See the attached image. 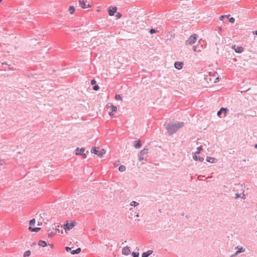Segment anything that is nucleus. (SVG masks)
Returning <instances> with one entry per match:
<instances>
[{
	"instance_id": "nucleus-19",
	"label": "nucleus",
	"mask_w": 257,
	"mask_h": 257,
	"mask_svg": "<svg viewBox=\"0 0 257 257\" xmlns=\"http://www.w3.org/2000/svg\"><path fill=\"white\" fill-rule=\"evenodd\" d=\"M148 153V150L147 149H144L143 150H142L140 152V154L142 156H143L144 155H146Z\"/></svg>"
},
{
	"instance_id": "nucleus-17",
	"label": "nucleus",
	"mask_w": 257,
	"mask_h": 257,
	"mask_svg": "<svg viewBox=\"0 0 257 257\" xmlns=\"http://www.w3.org/2000/svg\"><path fill=\"white\" fill-rule=\"evenodd\" d=\"M134 147L136 148V149H139L141 147V142L140 141H135V143H134Z\"/></svg>"
},
{
	"instance_id": "nucleus-42",
	"label": "nucleus",
	"mask_w": 257,
	"mask_h": 257,
	"mask_svg": "<svg viewBox=\"0 0 257 257\" xmlns=\"http://www.w3.org/2000/svg\"><path fill=\"white\" fill-rule=\"evenodd\" d=\"M253 34H255L256 35H257V31H255V32H253Z\"/></svg>"
},
{
	"instance_id": "nucleus-34",
	"label": "nucleus",
	"mask_w": 257,
	"mask_h": 257,
	"mask_svg": "<svg viewBox=\"0 0 257 257\" xmlns=\"http://www.w3.org/2000/svg\"><path fill=\"white\" fill-rule=\"evenodd\" d=\"M222 112V111H221V109L217 112V115L219 116V117H220V115H221V113Z\"/></svg>"
},
{
	"instance_id": "nucleus-20",
	"label": "nucleus",
	"mask_w": 257,
	"mask_h": 257,
	"mask_svg": "<svg viewBox=\"0 0 257 257\" xmlns=\"http://www.w3.org/2000/svg\"><path fill=\"white\" fill-rule=\"evenodd\" d=\"M75 11V9L73 6H70L69 8V12L71 15H72L74 13Z\"/></svg>"
},
{
	"instance_id": "nucleus-15",
	"label": "nucleus",
	"mask_w": 257,
	"mask_h": 257,
	"mask_svg": "<svg viewBox=\"0 0 257 257\" xmlns=\"http://www.w3.org/2000/svg\"><path fill=\"white\" fill-rule=\"evenodd\" d=\"M153 253L152 250H148L147 252H144L142 254V257H148L150 255L152 254Z\"/></svg>"
},
{
	"instance_id": "nucleus-12",
	"label": "nucleus",
	"mask_w": 257,
	"mask_h": 257,
	"mask_svg": "<svg viewBox=\"0 0 257 257\" xmlns=\"http://www.w3.org/2000/svg\"><path fill=\"white\" fill-rule=\"evenodd\" d=\"M232 48L234 50L235 52L238 53H241L243 50V48L242 47H236L235 45L232 46Z\"/></svg>"
},
{
	"instance_id": "nucleus-26",
	"label": "nucleus",
	"mask_w": 257,
	"mask_h": 257,
	"mask_svg": "<svg viewBox=\"0 0 257 257\" xmlns=\"http://www.w3.org/2000/svg\"><path fill=\"white\" fill-rule=\"evenodd\" d=\"M118 170L120 172H123L125 170V167L123 165L119 166Z\"/></svg>"
},
{
	"instance_id": "nucleus-37",
	"label": "nucleus",
	"mask_w": 257,
	"mask_h": 257,
	"mask_svg": "<svg viewBox=\"0 0 257 257\" xmlns=\"http://www.w3.org/2000/svg\"><path fill=\"white\" fill-rule=\"evenodd\" d=\"M66 250H67V251H69V250H71V248H70L69 247H66Z\"/></svg>"
},
{
	"instance_id": "nucleus-41",
	"label": "nucleus",
	"mask_w": 257,
	"mask_h": 257,
	"mask_svg": "<svg viewBox=\"0 0 257 257\" xmlns=\"http://www.w3.org/2000/svg\"><path fill=\"white\" fill-rule=\"evenodd\" d=\"M143 159H144V158H143V157H140V158H139V160H140V161H142V160H143Z\"/></svg>"
},
{
	"instance_id": "nucleus-33",
	"label": "nucleus",
	"mask_w": 257,
	"mask_h": 257,
	"mask_svg": "<svg viewBox=\"0 0 257 257\" xmlns=\"http://www.w3.org/2000/svg\"><path fill=\"white\" fill-rule=\"evenodd\" d=\"M241 194L239 195L238 194H236V198H238L239 197L243 198V197L244 196V194H242V196H241Z\"/></svg>"
},
{
	"instance_id": "nucleus-27",
	"label": "nucleus",
	"mask_w": 257,
	"mask_h": 257,
	"mask_svg": "<svg viewBox=\"0 0 257 257\" xmlns=\"http://www.w3.org/2000/svg\"><path fill=\"white\" fill-rule=\"evenodd\" d=\"M244 251V249H243L242 247L240 248L238 250H237L235 254H237L241 252H243Z\"/></svg>"
},
{
	"instance_id": "nucleus-36",
	"label": "nucleus",
	"mask_w": 257,
	"mask_h": 257,
	"mask_svg": "<svg viewBox=\"0 0 257 257\" xmlns=\"http://www.w3.org/2000/svg\"><path fill=\"white\" fill-rule=\"evenodd\" d=\"M155 32H156L155 30L153 29H151V30H150V33H151V34L155 33Z\"/></svg>"
},
{
	"instance_id": "nucleus-24",
	"label": "nucleus",
	"mask_w": 257,
	"mask_h": 257,
	"mask_svg": "<svg viewBox=\"0 0 257 257\" xmlns=\"http://www.w3.org/2000/svg\"><path fill=\"white\" fill-rule=\"evenodd\" d=\"M31 255V251L30 250L26 251L24 253V257L29 256Z\"/></svg>"
},
{
	"instance_id": "nucleus-13",
	"label": "nucleus",
	"mask_w": 257,
	"mask_h": 257,
	"mask_svg": "<svg viewBox=\"0 0 257 257\" xmlns=\"http://www.w3.org/2000/svg\"><path fill=\"white\" fill-rule=\"evenodd\" d=\"M183 65H184V64L183 62H176L174 64V66L176 69H177L178 70H181L182 69Z\"/></svg>"
},
{
	"instance_id": "nucleus-45",
	"label": "nucleus",
	"mask_w": 257,
	"mask_h": 257,
	"mask_svg": "<svg viewBox=\"0 0 257 257\" xmlns=\"http://www.w3.org/2000/svg\"><path fill=\"white\" fill-rule=\"evenodd\" d=\"M2 1V0H0V3Z\"/></svg>"
},
{
	"instance_id": "nucleus-38",
	"label": "nucleus",
	"mask_w": 257,
	"mask_h": 257,
	"mask_svg": "<svg viewBox=\"0 0 257 257\" xmlns=\"http://www.w3.org/2000/svg\"><path fill=\"white\" fill-rule=\"evenodd\" d=\"M113 111H110V112H109V115H110V116L113 115Z\"/></svg>"
},
{
	"instance_id": "nucleus-21",
	"label": "nucleus",
	"mask_w": 257,
	"mask_h": 257,
	"mask_svg": "<svg viewBox=\"0 0 257 257\" xmlns=\"http://www.w3.org/2000/svg\"><path fill=\"white\" fill-rule=\"evenodd\" d=\"M193 159L195 160H198L200 162H203V160H204V159L203 158H201V157H198L197 156V154H195V155L193 156Z\"/></svg>"
},
{
	"instance_id": "nucleus-35",
	"label": "nucleus",
	"mask_w": 257,
	"mask_h": 257,
	"mask_svg": "<svg viewBox=\"0 0 257 257\" xmlns=\"http://www.w3.org/2000/svg\"><path fill=\"white\" fill-rule=\"evenodd\" d=\"M93 89H94V90H96H96H98V89H99V86H98V85H95V86H93Z\"/></svg>"
},
{
	"instance_id": "nucleus-4",
	"label": "nucleus",
	"mask_w": 257,
	"mask_h": 257,
	"mask_svg": "<svg viewBox=\"0 0 257 257\" xmlns=\"http://www.w3.org/2000/svg\"><path fill=\"white\" fill-rule=\"evenodd\" d=\"M36 223V220L33 219L29 222V229L32 232H38L41 228L40 227H35V224Z\"/></svg>"
},
{
	"instance_id": "nucleus-40",
	"label": "nucleus",
	"mask_w": 257,
	"mask_h": 257,
	"mask_svg": "<svg viewBox=\"0 0 257 257\" xmlns=\"http://www.w3.org/2000/svg\"><path fill=\"white\" fill-rule=\"evenodd\" d=\"M96 83V81L94 80H91V84L93 85V84H94L95 83Z\"/></svg>"
},
{
	"instance_id": "nucleus-29",
	"label": "nucleus",
	"mask_w": 257,
	"mask_h": 257,
	"mask_svg": "<svg viewBox=\"0 0 257 257\" xmlns=\"http://www.w3.org/2000/svg\"><path fill=\"white\" fill-rule=\"evenodd\" d=\"M139 204L138 203H137L136 201H132L131 202L130 205L134 206H136Z\"/></svg>"
},
{
	"instance_id": "nucleus-14",
	"label": "nucleus",
	"mask_w": 257,
	"mask_h": 257,
	"mask_svg": "<svg viewBox=\"0 0 257 257\" xmlns=\"http://www.w3.org/2000/svg\"><path fill=\"white\" fill-rule=\"evenodd\" d=\"M203 48L202 45H196L193 46V51L194 52H200Z\"/></svg>"
},
{
	"instance_id": "nucleus-30",
	"label": "nucleus",
	"mask_w": 257,
	"mask_h": 257,
	"mask_svg": "<svg viewBox=\"0 0 257 257\" xmlns=\"http://www.w3.org/2000/svg\"><path fill=\"white\" fill-rule=\"evenodd\" d=\"M132 255L134 257H139V252H133L132 253Z\"/></svg>"
},
{
	"instance_id": "nucleus-25",
	"label": "nucleus",
	"mask_w": 257,
	"mask_h": 257,
	"mask_svg": "<svg viewBox=\"0 0 257 257\" xmlns=\"http://www.w3.org/2000/svg\"><path fill=\"white\" fill-rule=\"evenodd\" d=\"M115 99L116 100H122V98L119 94H116L115 96Z\"/></svg>"
},
{
	"instance_id": "nucleus-44",
	"label": "nucleus",
	"mask_w": 257,
	"mask_h": 257,
	"mask_svg": "<svg viewBox=\"0 0 257 257\" xmlns=\"http://www.w3.org/2000/svg\"><path fill=\"white\" fill-rule=\"evenodd\" d=\"M52 235H50V234H48V236L50 237V236H52Z\"/></svg>"
},
{
	"instance_id": "nucleus-9",
	"label": "nucleus",
	"mask_w": 257,
	"mask_h": 257,
	"mask_svg": "<svg viewBox=\"0 0 257 257\" xmlns=\"http://www.w3.org/2000/svg\"><path fill=\"white\" fill-rule=\"evenodd\" d=\"M106 107L110 108L111 111L116 112L117 111V107L113 105L111 103H108L106 105Z\"/></svg>"
},
{
	"instance_id": "nucleus-11",
	"label": "nucleus",
	"mask_w": 257,
	"mask_h": 257,
	"mask_svg": "<svg viewBox=\"0 0 257 257\" xmlns=\"http://www.w3.org/2000/svg\"><path fill=\"white\" fill-rule=\"evenodd\" d=\"M122 253L124 255H128L131 253L130 248L128 246H125L122 248Z\"/></svg>"
},
{
	"instance_id": "nucleus-31",
	"label": "nucleus",
	"mask_w": 257,
	"mask_h": 257,
	"mask_svg": "<svg viewBox=\"0 0 257 257\" xmlns=\"http://www.w3.org/2000/svg\"><path fill=\"white\" fill-rule=\"evenodd\" d=\"M121 17V14H120L119 13H118L116 14L115 15V17L116 18V19H118L119 18H120Z\"/></svg>"
},
{
	"instance_id": "nucleus-28",
	"label": "nucleus",
	"mask_w": 257,
	"mask_h": 257,
	"mask_svg": "<svg viewBox=\"0 0 257 257\" xmlns=\"http://www.w3.org/2000/svg\"><path fill=\"white\" fill-rule=\"evenodd\" d=\"M202 146H200V147H198L197 149V151L196 152L195 154H199L200 153V152L202 150Z\"/></svg>"
},
{
	"instance_id": "nucleus-43",
	"label": "nucleus",
	"mask_w": 257,
	"mask_h": 257,
	"mask_svg": "<svg viewBox=\"0 0 257 257\" xmlns=\"http://www.w3.org/2000/svg\"><path fill=\"white\" fill-rule=\"evenodd\" d=\"M255 148H257V144H256L254 146Z\"/></svg>"
},
{
	"instance_id": "nucleus-7",
	"label": "nucleus",
	"mask_w": 257,
	"mask_h": 257,
	"mask_svg": "<svg viewBox=\"0 0 257 257\" xmlns=\"http://www.w3.org/2000/svg\"><path fill=\"white\" fill-rule=\"evenodd\" d=\"M84 151H85V149L83 148H81L80 149H79L78 148H77L76 149V155H82V156H83V158H85L86 157V154L84 153Z\"/></svg>"
},
{
	"instance_id": "nucleus-1",
	"label": "nucleus",
	"mask_w": 257,
	"mask_h": 257,
	"mask_svg": "<svg viewBox=\"0 0 257 257\" xmlns=\"http://www.w3.org/2000/svg\"><path fill=\"white\" fill-rule=\"evenodd\" d=\"M184 126L182 122H178L174 124H169L167 126V130L170 134H172L177 131Z\"/></svg>"
},
{
	"instance_id": "nucleus-23",
	"label": "nucleus",
	"mask_w": 257,
	"mask_h": 257,
	"mask_svg": "<svg viewBox=\"0 0 257 257\" xmlns=\"http://www.w3.org/2000/svg\"><path fill=\"white\" fill-rule=\"evenodd\" d=\"M221 111H222V112H224V116L225 117L226 115V113L228 111V109L227 108H221Z\"/></svg>"
},
{
	"instance_id": "nucleus-32",
	"label": "nucleus",
	"mask_w": 257,
	"mask_h": 257,
	"mask_svg": "<svg viewBox=\"0 0 257 257\" xmlns=\"http://www.w3.org/2000/svg\"><path fill=\"white\" fill-rule=\"evenodd\" d=\"M229 21L231 23H233L235 22V19L234 18L231 17L229 19Z\"/></svg>"
},
{
	"instance_id": "nucleus-22",
	"label": "nucleus",
	"mask_w": 257,
	"mask_h": 257,
	"mask_svg": "<svg viewBox=\"0 0 257 257\" xmlns=\"http://www.w3.org/2000/svg\"><path fill=\"white\" fill-rule=\"evenodd\" d=\"M81 251V248H77L75 250H73L71 251V253L73 254H78Z\"/></svg>"
},
{
	"instance_id": "nucleus-10",
	"label": "nucleus",
	"mask_w": 257,
	"mask_h": 257,
	"mask_svg": "<svg viewBox=\"0 0 257 257\" xmlns=\"http://www.w3.org/2000/svg\"><path fill=\"white\" fill-rule=\"evenodd\" d=\"M117 8L116 7H113L112 8H108V14L110 16H112L114 15V13L116 12Z\"/></svg>"
},
{
	"instance_id": "nucleus-6",
	"label": "nucleus",
	"mask_w": 257,
	"mask_h": 257,
	"mask_svg": "<svg viewBox=\"0 0 257 257\" xmlns=\"http://www.w3.org/2000/svg\"><path fill=\"white\" fill-rule=\"evenodd\" d=\"M197 39V35L193 34L191 35L188 40H186L185 43L186 45H192L195 43Z\"/></svg>"
},
{
	"instance_id": "nucleus-3",
	"label": "nucleus",
	"mask_w": 257,
	"mask_h": 257,
	"mask_svg": "<svg viewBox=\"0 0 257 257\" xmlns=\"http://www.w3.org/2000/svg\"><path fill=\"white\" fill-rule=\"evenodd\" d=\"M91 152L97 155L100 158L102 157L106 153V151L104 149L99 150L98 148L96 147H93L91 150Z\"/></svg>"
},
{
	"instance_id": "nucleus-16",
	"label": "nucleus",
	"mask_w": 257,
	"mask_h": 257,
	"mask_svg": "<svg viewBox=\"0 0 257 257\" xmlns=\"http://www.w3.org/2000/svg\"><path fill=\"white\" fill-rule=\"evenodd\" d=\"M38 245L42 247H45L47 245V243L44 240H40L38 242Z\"/></svg>"
},
{
	"instance_id": "nucleus-8",
	"label": "nucleus",
	"mask_w": 257,
	"mask_h": 257,
	"mask_svg": "<svg viewBox=\"0 0 257 257\" xmlns=\"http://www.w3.org/2000/svg\"><path fill=\"white\" fill-rule=\"evenodd\" d=\"M79 4L80 6L83 9H87L91 7L89 4L86 5L83 0H79Z\"/></svg>"
},
{
	"instance_id": "nucleus-18",
	"label": "nucleus",
	"mask_w": 257,
	"mask_h": 257,
	"mask_svg": "<svg viewBox=\"0 0 257 257\" xmlns=\"http://www.w3.org/2000/svg\"><path fill=\"white\" fill-rule=\"evenodd\" d=\"M206 161L212 163L216 162V159L212 157H207Z\"/></svg>"
},
{
	"instance_id": "nucleus-39",
	"label": "nucleus",
	"mask_w": 257,
	"mask_h": 257,
	"mask_svg": "<svg viewBox=\"0 0 257 257\" xmlns=\"http://www.w3.org/2000/svg\"><path fill=\"white\" fill-rule=\"evenodd\" d=\"M49 246L51 247V248H53V246H54V245L53 244L51 243V244H49Z\"/></svg>"
},
{
	"instance_id": "nucleus-5",
	"label": "nucleus",
	"mask_w": 257,
	"mask_h": 257,
	"mask_svg": "<svg viewBox=\"0 0 257 257\" xmlns=\"http://www.w3.org/2000/svg\"><path fill=\"white\" fill-rule=\"evenodd\" d=\"M75 222L68 221L66 222L65 224L63 225V227L65 232H67L68 231L72 229L75 226Z\"/></svg>"
},
{
	"instance_id": "nucleus-2",
	"label": "nucleus",
	"mask_w": 257,
	"mask_h": 257,
	"mask_svg": "<svg viewBox=\"0 0 257 257\" xmlns=\"http://www.w3.org/2000/svg\"><path fill=\"white\" fill-rule=\"evenodd\" d=\"M205 79L208 81H212L214 83H216L219 81V77L217 76V73L215 72H209V76L205 75Z\"/></svg>"
}]
</instances>
